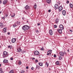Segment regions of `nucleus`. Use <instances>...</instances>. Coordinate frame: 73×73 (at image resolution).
Masks as SVG:
<instances>
[{
  "instance_id": "44",
  "label": "nucleus",
  "mask_w": 73,
  "mask_h": 73,
  "mask_svg": "<svg viewBox=\"0 0 73 73\" xmlns=\"http://www.w3.org/2000/svg\"><path fill=\"white\" fill-rule=\"evenodd\" d=\"M50 11H51V10H49L48 12H50Z\"/></svg>"
},
{
  "instance_id": "38",
  "label": "nucleus",
  "mask_w": 73,
  "mask_h": 73,
  "mask_svg": "<svg viewBox=\"0 0 73 73\" xmlns=\"http://www.w3.org/2000/svg\"><path fill=\"white\" fill-rule=\"evenodd\" d=\"M0 71H1V72H2V71H3V69H2V68H0Z\"/></svg>"
},
{
  "instance_id": "15",
  "label": "nucleus",
  "mask_w": 73,
  "mask_h": 73,
  "mask_svg": "<svg viewBox=\"0 0 73 73\" xmlns=\"http://www.w3.org/2000/svg\"><path fill=\"white\" fill-rule=\"evenodd\" d=\"M62 13L64 16H65V15L66 14V11H62Z\"/></svg>"
},
{
  "instance_id": "41",
  "label": "nucleus",
  "mask_w": 73,
  "mask_h": 73,
  "mask_svg": "<svg viewBox=\"0 0 73 73\" xmlns=\"http://www.w3.org/2000/svg\"><path fill=\"white\" fill-rule=\"evenodd\" d=\"M35 31L36 32H38V30H36Z\"/></svg>"
},
{
  "instance_id": "28",
  "label": "nucleus",
  "mask_w": 73,
  "mask_h": 73,
  "mask_svg": "<svg viewBox=\"0 0 73 73\" xmlns=\"http://www.w3.org/2000/svg\"><path fill=\"white\" fill-rule=\"evenodd\" d=\"M37 7V5L36 4H34V8L35 9H36V7Z\"/></svg>"
},
{
  "instance_id": "22",
  "label": "nucleus",
  "mask_w": 73,
  "mask_h": 73,
  "mask_svg": "<svg viewBox=\"0 0 73 73\" xmlns=\"http://www.w3.org/2000/svg\"><path fill=\"white\" fill-rule=\"evenodd\" d=\"M3 26V24L2 23H0V27L2 28Z\"/></svg>"
},
{
  "instance_id": "1",
  "label": "nucleus",
  "mask_w": 73,
  "mask_h": 73,
  "mask_svg": "<svg viewBox=\"0 0 73 73\" xmlns=\"http://www.w3.org/2000/svg\"><path fill=\"white\" fill-rule=\"evenodd\" d=\"M22 29L24 31H26L29 29V27L27 25L24 26L22 28Z\"/></svg>"
},
{
  "instance_id": "24",
  "label": "nucleus",
  "mask_w": 73,
  "mask_h": 73,
  "mask_svg": "<svg viewBox=\"0 0 73 73\" xmlns=\"http://www.w3.org/2000/svg\"><path fill=\"white\" fill-rule=\"evenodd\" d=\"M36 69H40V66L38 65H36Z\"/></svg>"
},
{
  "instance_id": "25",
  "label": "nucleus",
  "mask_w": 73,
  "mask_h": 73,
  "mask_svg": "<svg viewBox=\"0 0 73 73\" xmlns=\"http://www.w3.org/2000/svg\"><path fill=\"white\" fill-rule=\"evenodd\" d=\"M6 31H7V28L5 27L3 29V31L5 33L6 32Z\"/></svg>"
},
{
  "instance_id": "9",
  "label": "nucleus",
  "mask_w": 73,
  "mask_h": 73,
  "mask_svg": "<svg viewBox=\"0 0 73 73\" xmlns=\"http://www.w3.org/2000/svg\"><path fill=\"white\" fill-rule=\"evenodd\" d=\"M58 6L57 4H55L54 6V8L55 9H58Z\"/></svg>"
},
{
  "instance_id": "2",
  "label": "nucleus",
  "mask_w": 73,
  "mask_h": 73,
  "mask_svg": "<svg viewBox=\"0 0 73 73\" xmlns=\"http://www.w3.org/2000/svg\"><path fill=\"white\" fill-rule=\"evenodd\" d=\"M8 52H6L5 51L3 52V56L4 58H5V57H7L8 56Z\"/></svg>"
},
{
  "instance_id": "36",
  "label": "nucleus",
  "mask_w": 73,
  "mask_h": 73,
  "mask_svg": "<svg viewBox=\"0 0 73 73\" xmlns=\"http://www.w3.org/2000/svg\"><path fill=\"white\" fill-rule=\"evenodd\" d=\"M8 15H5V17H7V16H8Z\"/></svg>"
},
{
  "instance_id": "60",
  "label": "nucleus",
  "mask_w": 73,
  "mask_h": 73,
  "mask_svg": "<svg viewBox=\"0 0 73 73\" xmlns=\"http://www.w3.org/2000/svg\"><path fill=\"white\" fill-rule=\"evenodd\" d=\"M67 1H68V0H66Z\"/></svg>"
},
{
  "instance_id": "34",
  "label": "nucleus",
  "mask_w": 73,
  "mask_h": 73,
  "mask_svg": "<svg viewBox=\"0 0 73 73\" xmlns=\"http://www.w3.org/2000/svg\"><path fill=\"white\" fill-rule=\"evenodd\" d=\"M25 71L24 70H22L21 72V73H24Z\"/></svg>"
},
{
  "instance_id": "32",
  "label": "nucleus",
  "mask_w": 73,
  "mask_h": 73,
  "mask_svg": "<svg viewBox=\"0 0 73 73\" xmlns=\"http://www.w3.org/2000/svg\"><path fill=\"white\" fill-rule=\"evenodd\" d=\"M21 52L23 54V53H25V51L24 50L22 51H22H21Z\"/></svg>"
},
{
  "instance_id": "13",
  "label": "nucleus",
  "mask_w": 73,
  "mask_h": 73,
  "mask_svg": "<svg viewBox=\"0 0 73 73\" xmlns=\"http://www.w3.org/2000/svg\"><path fill=\"white\" fill-rule=\"evenodd\" d=\"M15 41H16V39H15V38H13L12 39V42H13V43H14L15 42Z\"/></svg>"
},
{
  "instance_id": "59",
  "label": "nucleus",
  "mask_w": 73,
  "mask_h": 73,
  "mask_svg": "<svg viewBox=\"0 0 73 73\" xmlns=\"http://www.w3.org/2000/svg\"><path fill=\"white\" fill-rule=\"evenodd\" d=\"M1 46H0V48H1Z\"/></svg>"
},
{
  "instance_id": "61",
  "label": "nucleus",
  "mask_w": 73,
  "mask_h": 73,
  "mask_svg": "<svg viewBox=\"0 0 73 73\" xmlns=\"http://www.w3.org/2000/svg\"><path fill=\"white\" fill-rule=\"evenodd\" d=\"M12 1L13 0H11Z\"/></svg>"
},
{
  "instance_id": "3",
  "label": "nucleus",
  "mask_w": 73,
  "mask_h": 73,
  "mask_svg": "<svg viewBox=\"0 0 73 73\" xmlns=\"http://www.w3.org/2000/svg\"><path fill=\"white\" fill-rule=\"evenodd\" d=\"M34 54L35 56H38L40 54V53L37 51H35L34 52Z\"/></svg>"
},
{
  "instance_id": "20",
  "label": "nucleus",
  "mask_w": 73,
  "mask_h": 73,
  "mask_svg": "<svg viewBox=\"0 0 73 73\" xmlns=\"http://www.w3.org/2000/svg\"><path fill=\"white\" fill-rule=\"evenodd\" d=\"M38 64L41 66H43V64L42 62L39 63Z\"/></svg>"
},
{
  "instance_id": "30",
  "label": "nucleus",
  "mask_w": 73,
  "mask_h": 73,
  "mask_svg": "<svg viewBox=\"0 0 73 73\" xmlns=\"http://www.w3.org/2000/svg\"><path fill=\"white\" fill-rule=\"evenodd\" d=\"M17 24L18 25H19V24H20V23L19 22H17Z\"/></svg>"
},
{
  "instance_id": "53",
  "label": "nucleus",
  "mask_w": 73,
  "mask_h": 73,
  "mask_svg": "<svg viewBox=\"0 0 73 73\" xmlns=\"http://www.w3.org/2000/svg\"><path fill=\"white\" fill-rule=\"evenodd\" d=\"M8 48H11V46H8Z\"/></svg>"
},
{
  "instance_id": "10",
  "label": "nucleus",
  "mask_w": 73,
  "mask_h": 73,
  "mask_svg": "<svg viewBox=\"0 0 73 73\" xmlns=\"http://www.w3.org/2000/svg\"><path fill=\"white\" fill-rule=\"evenodd\" d=\"M3 62L5 63H8V60L6 59H5L3 60Z\"/></svg>"
},
{
  "instance_id": "40",
  "label": "nucleus",
  "mask_w": 73,
  "mask_h": 73,
  "mask_svg": "<svg viewBox=\"0 0 73 73\" xmlns=\"http://www.w3.org/2000/svg\"><path fill=\"white\" fill-rule=\"evenodd\" d=\"M41 50H44V48H41Z\"/></svg>"
},
{
  "instance_id": "18",
  "label": "nucleus",
  "mask_w": 73,
  "mask_h": 73,
  "mask_svg": "<svg viewBox=\"0 0 73 73\" xmlns=\"http://www.w3.org/2000/svg\"><path fill=\"white\" fill-rule=\"evenodd\" d=\"M55 64L56 65H60V63L58 61H57L55 63Z\"/></svg>"
},
{
  "instance_id": "51",
  "label": "nucleus",
  "mask_w": 73,
  "mask_h": 73,
  "mask_svg": "<svg viewBox=\"0 0 73 73\" xmlns=\"http://www.w3.org/2000/svg\"><path fill=\"white\" fill-rule=\"evenodd\" d=\"M8 35H10V33L8 32L7 33Z\"/></svg>"
},
{
  "instance_id": "23",
  "label": "nucleus",
  "mask_w": 73,
  "mask_h": 73,
  "mask_svg": "<svg viewBox=\"0 0 73 73\" xmlns=\"http://www.w3.org/2000/svg\"><path fill=\"white\" fill-rule=\"evenodd\" d=\"M62 59V57L61 56H59V60H61Z\"/></svg>"
},
{
  "instance_id": "8",
  "label": "nucleus",
  "mask_w": 73,
  "mask_h": 73,
  "mask_svg": "<svg viewBox=\"0 0 73 73\" xmlns=\"http://www.w3.org/2000/svg\"><path fill=\"white\" fill-rule=\"evenodd\" d=\"M59 54L60 56H64V52H60L59 53Z\"/></svg>"
},
{
  "instance_id": "21",
  "label": "nucleus",
  "mask_w": 73,
  "mask_h": 73,
  "mask_svg": "<svg viewBox=\"0 0 73 73\" xmlns=\"http://www.w3.org/2000/svg\"><path fill=\"white\" fill-rule=\"evenodd\" d=\"M55 21H56V24H57V23H58V21H59L58 19H57Z\"/></svg>"
},
{
  "instance_id": "17",
  "label": "nucleus",
  "mask_w": 73,
  "mask_h": 73,
  "mask_svg": "<svg viewBox=\"0 0 73 73\" xmlns=\"http://www.w3.org/2000/svg\"><path fill=\"white\" fill-rule=\"evenodd\" d=\"M15 16V13H13L11 14V17H14Z\"/></svg>"
},
{
  "instance_id": "57",
  "label": "nucleus",
  "mask_w": 73,
  "mask_h": 73,
  "mask_svg": "<svg viewBox=\"0 0 73 73\" xmlns=\"http://www.w3.org/2000/svg\"><path fill=\"white\" fill-rule=\"evenodd\" d=\"M68 52H69V50H67Z\"/></svg>"
},
{
  "instance_id": "31",
  "label": "nucleus",
  "mask_w": 73,
  "mask_h": 73,
  "mask_svg": "<svg viewBox=\"0 0 73 73\" xmlns=\"http://www.w3.org/2000/svg\"><path fill=\"white\" fill-rule=\"evenodd\" d=\"M57 27V25H54V28H56Z\"/></svg>"
},
{
  "instance_id": "42",
  "label": "nucleus",
  "mask_w": 73,
  "mask_h": 73,
  "mask_svg": "<svg viewBox=\"0 0 73 73\" xmlns=\"http://www.w3.org/2000/svg\"><path fill=\"white\" fill-rule=\"evenodd\" d=\"M54 57H56V54H54Z\"/></svg>"
},
{
  "instance_id": "6",
  "label": "nucleus",
  "mask_w": 73,
  "mask_h": 73,
  "mask_svg": "<svg viewBox=\"0 0 73 73\" xmlns=\"http://www.w3.org/2000/svg\"><path fill=\"white\" fill-rule=\"evenodd\" d=\"M59 28L60 29H62V30H63L64 29V26L62 25H60L59 26Z\"/></svg>"
},
{
  "instance_id": "58",
  "label": "nucleus",
  "mask_w": 73,
  "mask_h": 73,
  "mask_svg": "<svg viewBox=\"0 0 73 73\" xmlns=\"http://www.w3.org/2000/svg\"><path fill=\"white\" fill-rule=\"evenodd\" d=\"M1 64H0V66H1Z\"/></svg>"
},
{
  "instance_id": "43",
  "label": "nucleus",
  "mask_w": 73,
  "mask_h": 73,
  "mask_svg": "<svg viewBox=\"0 0 73 73\" xmlns=\"http://www.w3.org/2000/svg\"><path fill=\"white\" fill-rule=\"evenodd\" d=\"M13 58H10V60H13Z\"/></svg>"
},
{
  "instance_id": "27",
  "label": "nucleus",
  "mask_w": 73,
  "mask_h": 73,
  "mask_svg": "<svg viewBox=\"0 0 73 73\" xmlns=\"http://www.w3.org/2000/svg\"><path fill=\"white\" fill-rule=\"evenodd\" d=\"M14 72V71H13V70H12L9 72V73H13Z\"/></svg>"
},
{
  "instance_id": "19",
  "label": "nucleus",
  "mask_w": 73,
  "mask_h": 73,
  "mask_svg": "<svg viewBox=\"0 0 73 73\" xmlns=\"http://www.w3.org/2000/svg\"><path fill=\"white\" fill-rule=\"evenodd\" d=\"M30 8L29 6L28 5H26L25 7V9H29Z\"/></svg>"
},
{
  "instance_id": "5",
  "label": "nucleus",
  "mask_w": 73,
  "mask_h": 73,
  "mask_svg": "<svg viewBox=\"0 0 73 73\" xmlns=\"http://www.w3.org/2000/svg\"><path fill=\"white\" fill-rule=\"evenodd\" d=\"M52 50H48V51L47 54V56H48V55H49V54H51V53H52Z\"/></svg>"
},
{
  "instance_id": "35",
  "label": "nucleus",
  "mask_w": 73,
  "mask_h": 73,
  "mask_svg": "<svg viewBox=\"0 0 73 73\" xmlns=\"http://www.w3.org/2000/svg\"><path fill=\"white\" fill-rule=\"evenodd\" d=\"M19 64H21V61H20V60H19Z\"/></svg>"
},
{
  "instance_id": "39",
  "label": "nucleus",
  "mask_w": 73,
  "mask_h": 73,
  "mask_svg": "<svg viewBox=\"0 0 73 73\" xmlns=\"http://www.w3.org/2000/svg\"><path fill=\"white\" fill-rule=\"evenodd\" d=\"M35 62H38V60L37 59L35 60Z\"/></svg>"
},
{
  "instance_id": "4",
  "label": "nucleus",
  "mask_w": 73,
  "mask_h": 73,
  "mask_svg": "<svg viewBox=\"0 0 73 73\" xmlns=\"http://www.w3.org/2000/svg\"><path fill=\"white\" fill-rule=\"evenodd\" d=\"M17 52H22V50L20 48L18 47L17 48Z\"/></svg>"
},
{
  "instance_id": "7",
  "label": "nucleus",
  "mask_w": 73,
  "mask_h": 73,
  "mask_svg": "<svg viewBox=\"0 0 73 73\" xmlns=\"http://www.w3.org/2000/svg\"><path fill=\"white\" fill-rule=\"evenodd\" d=\"M62 30L61 29H58L57 31L58 32H59V33L61 34V33H62Z\"/></svg>"
},
{
  "instance_id": "56",
  "label": "nucleus",
  "mask_w": 73,
  "mask_h": 73,
  "mask_svg": "<svg viewBox=\"0 0 73 73\" xmlns=\"http://www.w3.org/2000/svg\"><path fill=\"white\" fill-rule=\"evenodd\" d=\"M1 11L0 12V14H1Z\"/></svg>"
},
{
  "instance_id": "46",
  "label": "nucleus",
  "mask_w": 73,
  "mask_h": 73,
  "mask_svg": "<svg viewBox=\"0 0 73 73\" xmlns=\"http://www.w3.org/2000/svg\"><path fill=\"white\" fill-rule=\"evenodd\" d=\"M37 24L38 26L40 25V24L39 23H37Z\"/></svg>"
},
{
  "instance_id": "49",
  "label": "nucleus",
  "mask_w": 73,
  "mask_h": 73,
  "mask_svg": "<svg viewBox=\"0 0 73 73\" xmlns=\"http://www.w3.org/2000/svg\"><path fill=\"white\" fill-rule=\"evenodd\" d=\"M2 19H3V20H4V19H5V18L4 17H2Z\"/></svg>"
},
{
  "instance_id": "16",
  "label": "nucleus",
  "mask_w": 73,
  "mask_h": 73,
  "mask_svg": "<svg viewBox=\"0 0 73 73\" xmlns=\"http://www.w3.org/2000/svg\"><path fill=\"white\" fill-rule=\"evenodd\" d=\"M46 2L48 4H50L51 3V0H46Z\"/></svg>"
},
{
  "instance_id": "14",
  "label": "nucleus",
  "mask_w": 73,
  "mask_h": 73,
  "mask_svg": "<svg viewBox=\"0 0 73 73\" xmlns=\"http://www.w3.org/2000/svg\"><path fill=\"white\" fill-rule=\"evenodd\" d=\"M8 2V0H4L3 1V4H5Z\"/></svg>"
},
{
  "instance_id": "54",
  "label": "nucleus",
  "mask_w": 73,
  "mask_h": 73,
  "mask_svg": "<svg viewBox=\"0 0 73 73\" xmlns=\"http://www.w3.org/2000/svg\"><path fill=\"white\" fill-rule=\"evenodd\" d=\"M2 2H1V1H0V4H1V3Z\"/></svg>"
},
{
  "instance_id": "52",
  "label": "nucleus",
  "mask_w": 73,
  "mask_h": 73,
  "mask_svg": "<svg viewBox=\"0 0 73 73\" xmlns=\"http://www.w3.org/2000/svg\"><path fill=\"white\" fill-rule=\"evenodd\" d=\"M70 31L71 32H72V30H70Z\"/></svg>"
},
{
  "instance_id": "29",
  "label": "nucleus",
  "mask_w": 73,
  "mask_h": 73,
  "mask_svg": "<svg viewBox=\"0 0 73 73\" xmlns=\"http://www.w3.org/2000/svg\"><path fill=\"white\" fill-rule=\"evenodd\" d=\"M16 26V25L15 24H14L13 25V27L15 28Z\"/></svg>"
},
{
  "instance_id": "33",
  "label": "nucleus",
  "mask_w": 73,
  "mask_h": 73,
  "mask_svg": "<svg viewBox=\"0 0 73 73\" xmlns=\"http://www.w3.org/2000/svg\"><path fill=\"white\" fill-rule=\"evenodd\" d=\"M46 65L47 67H48V63L47 62H46Z\"/></svg>"
},
{
  "instance_id": "37",
  "label": "nucleus",
  "mask_w": 73,
  "mask_h": 73,
  "mask_svg": "<svg viewBox=\"0 0 73 73\" xmlns=\"http://www.w3.org/2000/svg\"><path fill=\"white\" fill-rule=\"evenodd\" d=\"M66 3L67 4H69V1H67L66 2Z\"/></svg>"
},
{
  "instance_id": "55",
  "label": "nucleus",
  "mask_w": 73,
  "mask_h": 73,
  "mask_svg": "<svg viewBox=\"0 0 73 73\" xmlns=\"http://www.w3.org/2000/svg\"><path fill=\"white\" fill-rule=\"evenodd\" d=\"M64 53H65V54H66V53H65V52H64Z\"/></svg>"
},
{
  "instance_id": "50",
  "label": "nucleus",
  "mask_w": 73,
  "mask_h": 73,
  "mask_svg": "<svg viewBox=\"0 0 73 73\" xmlns=\"http://www.w3.org/2000/svg\"><path fill=\"white\" fill-rule=\"evenodd\" d=\"M26 68L27 69H28V66H27L26 67Z\"/></svg>"
},
{
  "instance_id": "26",
  "label": "nucleus",
  "mask_w": 73,
  "mask_h": 73,
  "mask_svg": "<svg viewBox=\"0 0 73 73\" xmlns=\"http://www.w3.org/2000/svg\"><path fill=\"white\" fill-rule=\"evenodd\" d=\"M69 5L70 8H72V7H73V5H72V4L70 3L69 4Z\"/></svg>"
},
{
  "instance_id": "45",
  "label": "nucleus",
  "mask_w": 73,
  "mask_h": 73,
  "mask_svg": "<svg viewBox=\"0 0 73 73\" xmlns=\"http://www.w3.org/2000/svg\"><path fill=\"white\" fill-rule=\"evenodd\" d=\"M32 60H35V58H32Z\"/></svg>"
},
{
  "instance_id": "48",
  "label": "nucleus",
  "mask_w": 73,
  "mask_h": 73,
  "mask_svg": "<svg viewBox=\"0 0 73 73\" xmlns=\"http://www.w3.org/2000/svg\"><path fill=\"white\" fill-rule=\"evenodd\" d=\"M31 69H32V70H33V67H32Z\"/></svg>"
},
{
  "instance_id": "11",
  "label": "nucleus",
  "mask_w": 73,
  "mask_h": 73,
  "mask_svg": "<svg viewBox=\"0 0 73 73\" xmlns=\"http://www.w3.org/2000/svg\"><path fill=\"white\" fill-rule=\"evenodd\" d=\"M62 9H63V8L61 6H60L58 8V9L59 11H61L62 10Z\"/></svg>"
},
{
  "instance_id": "47",
  "label": "nucleus",
  "mask_w": 73,
  "mask_h": 73,
  "mask_svg": "<svg viewBox=\"0 0 73 73\" xmlns=\"http://www.w3.org/2000/svg\"><path fill=\"white\" fill-rule=\"evenodd\" d=\"M0 73H4V72L2 71H1L0 72Z\"/></svg>"
},
{
  "instance_id": "12",
  "label": "nucleus",
  "mask_w": 73,
  "mask_h": 73,
  "mask_svg": "<svg viewBox=\"0 0 73 73\" xmlns=\"http://www.w3.org/2000/svg\"><path fill=\"white\" fill-rule=\"evenodd\" d=\"M49 32L50 34V35L52 36V35H53V31H52V30H50Z\"/></svg>"
}]
</instances>
